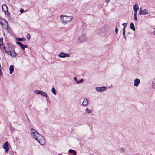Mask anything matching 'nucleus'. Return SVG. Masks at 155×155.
I'll use <instances>...</instances> for the list:
<instances>
[{"mask_svg":"<svg viewBox=\"0 0 155 155\" xmlns=\"http://www.w3.org/2000/svg\"><path fill=\"white\" fill-rule=\"evenodd\" d=\"M60 18L62 22L66 24L72 20L73 18L71 16H67L66 15H61Z\"/></svg>","mask_w":155,"mask_h":155,"instance_id":"nucleus-1","label":"nucleus"},{"mask_svg":"<svg viewBox=\"0 0 155 155\" xmlns=\"http://www.w3.org/2000/svg\"><path fill=\"white\" fill-rule=\"evenodd\" d=\"M2 11L4 13L5 15H8L9 13L8 11V8L5 4L3 5L2 6Z\"/></svg>","mask_w":155,"mask_h":155,"instance_id":"nucleus-2","label":"nucleus"},{"mask_svg":"<svg viewBox=\"0 0 155 155\" xmlns=\"http://www.w3.org/2000/svg\"><path fill=\"white\" fill-rule=\"evenodd\" d=\"M78 39L81 42L86 41L87 40V37L85 34H83L78 37Z\"/></svg>","mask_w":155,"mask_h":155,"instance_id":"nucleus-3","label":"nucleus"},{"mask_svg":"<svg viewBox=\"0 0 155 155\" xmlns=\"http://www.w3.org/2000/svg\"><path fill=\"white\" fill-rule=\"evenodd\" d=\"M16 44L21 48V49L24 50L25 48L28 47V46L26 44H24L19 41H16Z\"/></svg>","mask_w":155,"mask_h":155,"instance_id":"nucleus-4","label":"nucleus"},{"mask_svg":"<svg viewBox=\"0 0 155 155\" xmlns=\"http://www.w3.org/2000/svg\"><path fill=\"white\" fill-rule=\"evenodd\" d=\"M58 56L60 58H65L66 57H69L70 55L69 54L64 52H61L60 54H58Z\"/></svg>","mask_w":155,"mask_h":155,"instance_id":"nucleus-5","label":"nucleus"},{"mask_svg":"<svg viewBox=\"0 0 155 155\" xmlns=\"http://www.w3.org/2000/svg\"><path fill=\"white\" fill-rule=\"evenodd\" d=\"M141 8L139 11V14L140 15H144L148 14V11L147 9L141 10Z\"/></svg>","mask_w":155,"mask_h":155,"instance_id":"nucleus-6","label":"nucleus"},{"mask_svg":"<svg viewBox=\"0 0 155 155\" xmlns=\"http://www.w3.org/2000/svg\"><path fill=\"white\" fill-rule=\"evenodd\" d=\"M106 89V87L105 86H102L101 87H96L95 88L96 90L98 92L103 91Z\"/></svg>","mask_w":155,"mask_h":155,"instance_id":"nucleus-7","label":"nucleus"},{"mask_svg":"<svg viewBox=\"0 0 155 155\" xmlns=\"http://www.w3.org/2000/svg\"><path fill=\"white\" fill-rule=\"evenodd\" d=\"M9 55H10L12 58H15L17 55L16 53L14 50L12 51L13 53H12V51L10 50H9Z\"/></svg>","mask_w":155,"mask_h":155,"instance_id":"nucleus-8","label":"nucleus"},{"mask_svg":"<svg viewBox=\"0 0 155 155\" xmlns=\"http://www.w3.org/2000/svg\"><path fill=\"white\" fill-rule=\"evenodd\" d=\"M140 82V80L138 78H136L134 80V85L135 87H137Z\"/></svg>","mask_w":155,"mask_h":155,"instance_id":"nucleus-9","label":"nucleus"},{"mask_svg":"<svg viewBox=\"0 0 155 155\" xmlns=\"http://www.w3.org/2000/svg\"><path fill=\"white\" fill-rule=\"evenodd\" d=\"M3 28L5 29H7L8 27V22L6 21V22H2V24L1 25Z\"/></svg>","mask_w":155,"mask_h":155,"instance_id":"nucleus-10","label":"nucleus"},{"mask_svg":"<svg viewBox=\"0 0 155 155\" xmlns=\"http://www.w3.org/2000/svg\"><path fill=\"white\" fill-rule=\"evenodd\" d=\"M41 145H43L45 143V140L44 137H43L42 139H40L37 141Z\"/></svg>","mask_w":155,"mask_h":155,"instance_id":"nucleus-11","label":"nucleus"},{"mask_svg":"<svg viewBox=\"0 0 155 155\" xmlns=\"http://www.w3.org/2000/svg\"><path fill=\"white\" fill-rule=\"evenodd\" d=\"M88 104V100L87 98H85L82 102V105L84 106H87Z\"/></svg>","mask_w":155,"mask_h":155,"instance_id":"nucleus-12","label":"nucleus"},{"mask_svg":"<svg viewBox=\"0 0 155 155\" xmlns=\"http://www.w3.org/2000/svg\"><path fill=\"white\" fill-rule=\"evenodd\" d=\"M9 73L12 74L14 71V66L13 65H11L10 66L9 68Z\"/></svg>","mask_w":155,"mask_h":155,"instance_id":"nucleus-13","label":"nucleus"},{"mask_svg":"<svg viewBox=\"0 0 155 155\" xmlns=\"http://www.w3.org/2000/svg\"><path fill=\"white\" fill-rule=\"evenodd\" d=\"M133 10L134 11L137 12L139 9V6L137 4H135L133 6Z\"/></svg>","mask_w":155,"mask_h":155,"instance_id":"nucleus-14","label":"nucleus"},{"mask_svg":"<svg viewBox=\"0 0 155 155\" xmlns=\"http://www.w3.org/2000/svg\"><path fill=\"white\" fill-rule=\"evenodd\" d=\"M130 29L134 31L135 30V28L133 23L131 22L130 24Z\"/></svg>","mask_w":155,"mask_h":155,"instance_id":"nucleus-15","label":"nucleus"},{"mask_svg":"<svg viewBox=\"0 0 155 155\" xmlns=\"http://www.w3.org/2000/svg\"><path fill=\"white\" fill-rule=\"evenodd\" d=\"M3 148L4 149L9 148V143L8 141H7L4 143Z\"/></svg>","mask_w":155,"mask_h":155,"instance_id":"nucleus-16","label":"nucleus"},{"mask_svg":"<svg viewBox=\"0 0 155 155\" xmlns=\"http://www.w3.org/2000/svg\"><path fill=\"white\" fill-rule=\"evenodd\" d=\"M16 40L19 41L24 42L26 40L25 38L22 37L21 38H18L16 39Z\"/></svg>","mask_w":155,"mask_h":155,"instance_id":"nucleus-17","label":"nucleus"},{"mask_svg":"<svg viewBox=\"0 0 155 155\" xmlns=\"http://www.w3.org/2000/svg\"><path fill=\"white\" fill-rule=\"evenodd\" d=\"M6 48L5 47V45H4L2 48V50L3 51H5V53H7L9 54V51H7L6 50Z\"/></svg>","mask_w":155,"mask_h":155,"instance_id":"nucleus-18","label":"nucleus"},{"mask_svg":"<svg viewBox=\"0 0 155 155\" xmlns=\"http://www.w3.org/2000/svg\"><path fill=\"white\" fill-rule=\"evenodd\" d=\"M42 91L41 90H35L34 92L37 94H41Z\"/></svg>","mask_w":155,"mask_h":155,"instance_id":"nucleus-19","label":"nucleus"},{"mask_svg":"<svg viewBox=\"0 0 155 155\" xmlns=\"http://www.w3.org/2000/svg\"><path fill=\"white\" fill-rule=\"evenodd\" d=\"M43 137H44L41 134L40 135L37 136V138L35 139V140L38 141L40 139H42Z\"/></svg>","mask_w":155,"mask_h":155,"instance_id":"nucleus-20","label":"nucleus"},{"mask_svg":"<svg viewBox=\"0 0 155 155\" xmlns=\"http://www.w3.org/2000/svg\"><path fill=\"white\" fill-rule=\"evenodd\" d=\"M2 22H6V21L5 19L2 18L0 16V24L2 25Z\"/></svg>","mask_w":155,"mask_h":155,"instance_id":"nucleus-21","label":"nucleus"},{"mask_svg":"<svg viewBox=\"0 0 155 155\" xmlns=\"http://www.w3.org/2000/svg\"><path fill=\"white\" fill-rule=\"evenodd\" d=\"M41 95L45 97H47L48 96L47 94L45 92L43 91H42Z\"/></svg>","mask_w":155,"mask_h":155,"instance_id":"nucleus-22","label":"nucleus"},{"mask_svg":"<svg viewBox=\"0 0 155 155\" xmlns=\"http://www.w3.org/2000/svg\"><path fill=\"white\" fill-rule=\"evenodd\" d=\"M152 86L153 88L155 89V78L153 79V81Z\"/></svg>","mask_w":155,"mask_h":155,"instance_id":"nucleus-23","label":"nucleus"},{"mask_svg":"<svg viewBox=\"0 0 155 155\" xmlns=\"http://www.w3.org/2000/svg\"><path fill=\"white\" fill-rule=\"evenodd\" d=\"M51 91L54 94H56V92L55 89L54 87H53L51 89Z\"/></svg>","mask_w":155,"mask_h":155,"instance_id":"nucleus-24","label":"nucleus"},{"mask_svg":"<svg viewBox=\"0 0 155 155\" xmlns=\"http://www.w3.org/2000/svg\"><path fill=\"white\" fill-rule=\"evenodd\" d=\"M31 135L35 139L37 138V135H35V133H34V134L32 133L31 134Z\"/></svg>","mask_w":155,"mask_h":155,"instance_id":"nucleus-25","label":"nucleus"},{"mask_svg":"<svg viewBox=\"0 0 155 155\" xmlns=\"http://www.w3.org/2000/svg\"><path fill=\"white\" fill-rule=\"evenodd\" d=\"M84 80L83 79H81L79 81H76V82L78 84H79L82 83L83 82Z\"/></svg>","mask_w":155,"mask_h":155,"instance_id":"nucleus-26","label":"nucleus"},{"mask_svg":"<svg viewBox=\"0 0 155 155\" xmlns=\"http://www.w3.org/2000/svg\"><path fill=\"white\" fill-rule=\"evenodd\" d=\"M31 134L32 133L34 134V133H35L36 131L33 128H31L30 130Z\"/></svg>","mask_w":155,"mask_h":155,"instance_id":"nucleus-27","label":"nucleus"},{"mask_svg":"<svg viewBox=\"0 0 155 155\" xmlns=\"http://www.w3.org/2000/svg\"><path fill=\"white\" fill-rule=\"evenodd\" d=\"M26 38L28 40H29L31 38L30 34L28 33L26 35Z\"/></svg>","mask_w":155,"mask_h":155,"instance_id":"nucleus-28","label":"nucleus"},{"mask_svg":"<svg viewBox=\"0 0 155 155\" xmlns=\"http://www.w3.org/2000/svg\"><path fill=\"white\" fill-rule=\"evenodd\" d=\"M7 46L8 48H12V45L10 43H8L7 45Z\"/></svg>","mask_w":155,"mask_h":155,"instance_id":"nucleus-29","label":"nucleus"},{"mask_svg":"<svg viewBox=\"0 0 155 155\" xmlns=\"http://www.w3.org/2000/svg\"><path fill=\"white\" fill-rule=\"evenodd\" d=\"M74 150L71 149H70L68 151V153H72L73 152H74Z\"/></svg>","mask_w":155,"mask_h":155,"instance_id":"nucleus-30","label":"nucleus"},{"mask_svg":"<svg viewBox=\"0 0 155 155\" xmlns=\"http://www.w3.org/2000/svg\"><path fill=\"white\" fill-rule=\"evenodd\" d=\"M3 44H4V43H2V44H1V43L0 44V48H1V50H2V52L3 53H4V51L2 50V47H3L4 45H3Z\"/></svg>","mask_w":155,"mask_h":155,"instance_id":"nucleus-31","label":"nucleus"},{"mask_svg":"<svg viewBox=\"0 0 155 155\" xmlns=\"http://www.w3.org/2000/svg\"><path fill=\"white\" fill-rule=\"evenodd\" d=\"M86 111L87 112V113L89 114L91 112V110H90L88 108H87L86 109Z\"/></svg>","mask_w":155,"mask_h":155,"instance_id":"nucleus-32","label":"nucleus"},{"mask_svg":"<svg viewBox=\"0 0 155 155\" xmlns=\"http://www.w3.org/2000/svg\"><path fill=\"white\" fill-rule=\"evenodd\" d=\"M125 32H122V34L123 36V38L125 39V41L126 40V38L125 35Z\"/></svg>","mask_w":155,"mask_h":155,"instance_id":"nucleus-33","label":"nucleus"},{"mask_svg":"<svg viewBox=\"0 0 155 155\" xmlns=\"http://www.w3.org/2000/svg\"><path fill=\"white\" fill-rule=\"evenodd\" d=\"M3 43V38H0V44Z\"/></svg>","mask_w":155,"mask_h":155,"instance_id":"nucleus-34","label":"nucleus"},{"mask_svg":"<svg viewBox=\"0 0 155 155\" xmlns=\"http://www.w3.org/2000/svg\"><path fill=\"white\" fill-rule=\"evenodd\" d=\"M118 29L117 28V26H116V27L115 28V32L116 33V34H117V32H118Z\"/></svg>","mask_w":155,"mask_h":155,"instance_id":"nucleus-35","label":"nucleus"},{"mask_svg":"<svg viewBox=\"0 0 155 155\" xmlns=\"http://www.w3.org/2000/svg\"><path fill=\"white\" fill-rule=\"evenodd\" d=\"M122 25L123 26V27L126 28L127 26V23H123Z\"/></svg>","mask_w":155,"mask_h":155,"instance_id":"nucleus-36","label":"nucleus"},{"mask_svg":"<svg viewBox=\"0 0 155 155\" xmlns=\"http://www.w3.org/2000/svg\"><path fill=\"white\" fill-rule=\"evenodd\" d=\"M3 75V73L1 71V68H0V76H2Z\"/></svg>","mask_w":155,"mask_h":155,"instance_id":"nucleus-37","label":"nucleus"},{"mask_svg":"<svg viewBox=\"0 0 155 155\" xmlns=\"http://www.w3.org/2000/svg\"><path fill=\"white\" fill-rule=\"evenodd\" d=\"M20 12L21 13H23L24 12V10L22 9H21L20 10Z\"/></svg>","mask_w":155,"mask_h":155,"instance_id":"nucleus-38","label":"nucleus"},{"mask_svg":"<svg viewBox=\"0 0 155 155\" xmlns=\"http://www.w3.org/2000/svg\"><path fill=\"white\" fill-rule=\"evenodd\" d=\"M122 32H125V28L123 27V28Z\"/></svg>","mask_w":155,"mask_h":155,"instance_id":"nucleus-39","label":"nucleus"},{"mask_svg":"<svg viewBox=\"0 0 155 155\" xmlns=\"http://www.w3.org/2000/svg\"><path fill=\"white\" fill-rule=\"evenodd\" d=\"M4 149L5 150V152H6L9 150V148H6Z\"/></svg>","mask_w":155,"mask_h":155,"instance_id":"nucleus-40","label":"nucleus"},{"mask_svg":"<svg viewBox=\"0 0 155 155\" xmlns=\"http://www.w3.org/2000/svg\"><path fill=\"white\" fill-rule=\"evenodd\" d=\"M82 124L79 123L77 124V125H76V126H79L81 125Z\"/></svg>","mask_w":155,"mask_h":155,"instance_id":"nucleus-41","label":"nucleus"},{"mask_svg":"<svg viewBox=\"0 0 155 155\" xmlns=\"http://www.w3.org/2000/svg\"><path fill=\"white\" fill-rule=\"evenodd\" d=\"M35 133H36V134H37L36 135H37V136H38L40 135H41L40 134H39V133L38 132L36 131V132H35Z\"/></svg>","mask_w":155,"mask_h":155,"instance_id":"nucleus-42","label":"nucleus"},{"mask_svg":"<svg viewBox=\"0 0 155 155\" xmlns=\"http://www.w3.org/2000/svg\"><path fill=\"white\" fill-rule=\"evenodd\" d=\"M72 153L73 154V155H77L76 152L75 151V150H74V152H73V153Z\"/></svg>","mask_w":155,"mask_h":155,"instance_id":"nucleus-43","label":"nucleus"},{"mask_svg":"<svg viewBox=\"0 0 155 155\" xmlns=\"http://www.w3.org/2000/svg\"><path fill=\"white\" fill-rule=\"evenodd\" d=\"M134 16H137V12H136V11H134Z\"/></svg>","mask_w":155,"mask_h":155,"instance_id":"nucleus-44","label":"nucleus"},{"mask_svg":"<svg viewBox=\"0 0 155 155\" xmlns=\"http://www.w3.org/2000/svg\"><path fill=\"white\" fill-rule=\"evenodd\" d=\"M134 19L135 20L137 21V16H134Z\"/></svg>","mask_w":155,"mask_h":155,"instance_id":"nucleus-45","label":"nucleus"},{"mask_svg":"<svg viewBox=\"0 0 155 155\" xmlns=\"http://www.w3.org/2000/svg\"><path fill=\"white\" fill-rule=\"evenodd\" d=\"M26 119H27L28 120V122H30V121L29 120V119L28 118L27 115H26Z\"/></svg>","mask_w":155,"mask_h":155,"instance_id":"nucleus-46","label":"nucleus"},{"mask_svg":"<svg viewBox=\"0 0 155 155\" xmlns=\"http://www.w3.org/2000/svg\"><path fill=\"white\" fill-rule=\"evenodd\" d=\"M74 80L76 81H76H78L77 80V78H76V77H74Z\"/></svg>","mask_w":155,"mask_h":155,"instance_id":"nucleus-47","label":"nucleus"},{"mask_svg":"<svg viewBox=\"0 0 155 155\" xmlns=\"http://www.w3.org/2000/svg\"><path fill=\"white\" fill-rule=\"evenodd\" d=\"M110 0H105V2L107 3L109 2V1Z\"/></svg>","mask_w":155,"mask_h":155,"instance_id":"nucleus-48","label":"nucleus"},{"mask_svg":"<svg viewBox=\"0 0 155 155\" xmlns=\"http://www.w3.org/2000/svg\"><path fill=\"white\" fill-rule=\"evenodd\" d=\"M121 151H125V150L124 149H123V148H121Z\"/></svg>","mask_w":155,"mask_h":155,"instance_id":"nucleus-49","label":"nucleus"},{"mask_svg":"<svg viewBox=\"0 0 155 155\" xmlns=\"http://www.w3.org/2000/svg\"><path fill=\"white\" fill-rule=\"evenodd\" d=\"M154 33H153L154 35H155V28H154Z\"/></svg>","mask_w":155,"mask_h":155,"instance_id":"nucleus-50","label":"nucleus"},{"mask_svg":"<svg viewBox=\"0 0 155 155\" xmlns=\"http://www.w3.org/2000/svg\"><path fill=\"white\" fill-rule=\"evenodd\" d=\"M58 155H62V154H58Z\"/></svg>","mask_w":155,"mask_h":155,"instance_id":"nucleus-51","label":"nucleus"},{"mask_svg":"<svg viewBox=\"0 0 155 155\" xmlns=\"http://www.w3.org/2000/svg\"><path fill=\"white\" fill-rule=\"evenodd\" d=\"M119 151H120V152H122V151H121V150H119Z\"/></svg>","mask_w":155,"mask_h":155,"instance_id":"nucleus-52","label":"nucleus"},{"mask_svg":"<svg viewBox=\"0 0 155 155\" xmlns=\"http://www.w3.org/2000/svg\"><path fill=\"white\" fill-rule=\"evenodd\" d=\"M5 33H4L3 35H5Z\"/></svg>","mask_w":155,"mask_h":155,"instance_id":"nucleus-53","label":"nucleus"},{"mask_svg":"<svg viewBox=\"0 0 155 155\" xmlns=\"http://www.w3.org/2000/svg\"><path fill=\"white\" fill-rule=\"evenodd\" d=\"M150 155H152V154H150Z\"/></svg>","mask_w":155,"mask_h":155,"instance_id":"nucleus-54","label":"nucleus"},{"mask_svg":"<svg viewBox=\"0 0 155 155\" xmlns=\"http://www.w3.org/2000/svg\"><path fill=\"white\" fill-rule=\"evenodd\" d=\"M0 59H1V58H0Z\"/></svg>","mask_w":155,"mask_h":155,"instance_id":"nucleus-55","label":"nucleus"}]
</instances>
